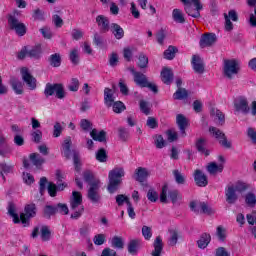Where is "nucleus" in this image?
<instances>
[{
    "mask_svg": "<svg viewBox=\"0 0 256 256\" xmlns=\"http://www.w3.org/2000/svg\"><path fill=\"white\" fill-rule=\"evenodd\" d=\"M225 24L224 29L225 31H231L233 29V22L231 21H238L239 17L237 16V12L235 10H230L228 14H224Z\"/></svg>",
    "mask_w": 256,
    "mask_h": 256,
    "instance_id": "2eb2a0df",
    "label": "nucleus"
},
{
    "mask_svg": "<svg viewBox=\"0 0 256 256\" xmlns=\"http://www.w3.org/2000/svg\"><path fill=\"white\" fill-rule=\"evenodd\" d=\"M134 53H135V48H131V47L124 48V59H126V61H131Z\"/></svg>",
    "mask_w": 256,
    "mask_h": 256,
    "instance_id": "0e129e2a",
    "label": "nucleus"
},
{
    "mask_svg": "<svg viewBox=\"0 0 256 256\" xmlns=\"http://www.w3.org/2000/svg\"><path fill=\"white\" fill-rule=\"evenodd\" d=\"M175 53H177V48L174 46H169L166 51H164L165 59L171 60L175 58Z\"/></svg>",
    "mask_w": 256,
    "mask_h": 256,
    "instance_id": "37998d69",
    "label": "nucleus"
},
{
    "mask_svg": "<svg viewBox=\"0 0 256 256\" xmlns=\"http://www.w3.org/2000/svg\"><path fill=\"white\" fill-rule=\"evenodd\" d=\"M23 181L26 185H33L35 183V177L31 175V173L24 172L23 173Z\"/></svg>",
    "mask_w": 256,
    "mask_h": 256,
    "instance_id": "4d7b16f0",
    "label": "nucleus"
},
{
    "mask_svg": "<svg viewBox=\"0 0 256 256\" xmlns=\"http://www.w3.org/2000/svg\"><path fill=\"white\" fill-rule=\"evenodd\" d=\"M30 161L35 165V167H41L45 163V158L41 157L40 154L32 153L30 154Z\"/></svg>",
    "mask_w": 256,
    "mask_h": 256,
    "instance_id": "72a5a7b5",
    "label": "nucleus"
},
{
    "mask_svg": "<svg viewBox=\"0 0 256 256\" xmlns=\"http://www.w3.org/2000/svg\"><path fill=\"white\" fill-rule=\"evenodd\" d=\"M216 237L218 241L224 242L227 239V228L224 226H218L216 228Z\"/></svg>",
    "mask_w": 256,
    "mask_h": 256,
    "instance_id": "c9c22d12",
    "label": "nucleus"
},
{
    "mask_svg": "<svg viewBox=\"0 0 256 256\" xmlns=\"http://www.w3.org/2000/svg\"><path fill=\"white\" fill-rule=\"evenodd\" d=\"M8 213L13 219V223H22V225H29V219H33L37 215V207L35 204H27L24 208V213L17 214V208L10 204L8 206Z\"/></svg>",
    "mask_w": 256,
    "mask_h": 256,
    "instance_id": "f257e3e1",
    "label": "nucleus"
},
{
    "mask_svg": "<svg viewBox=\"0 0 256 256\" xmlns=\"http://www.w3.org/2000/svg\"><path fill=\"white\" fill-rule=\"evenodd\" d=\"M106 236L105 234H97L93 238V242L96 245H103L105 243Z\"/></svg>",
    "mask_w": 256,
    "mask_h": 256,
    "instance_id": "774afa93",
    "label": "nucleus"
},
{
    "mask_svg": "<svg viewBox=\"0 0 256 256\" xmlns=\"http://www.w3.org/2000/svg\"><path fill=\"white\" fill-rule=\"evenodd\" d=\"M137 64L140 69H145L149 65V58L145 54H140Z\"/></svg>",
    "mask_w": 256,
    "mask_h": 256,
    "instance_id": "a19ab883",
    "label": "nucleus"
},
{
    "mask_svg": "<svg viewBox=\"0 0 256 256\" xmlns=\"http://www.w3.org/2000/svg\"><path fill=\"white\" fill-rule=\"evenodd\" d=\"M84 181L89 183L88 190V199L92 201V203H97L101 196L99 195V189L101 188V180L99 178H95V175L91 172V170H86L83 173Z\"/></svg>",
    "mask_w": 256,
    "mask_h": 256,
    "instance_id": "f03ea898",
    "label": "nucleus"
},
{
    "mask_svg": "<svg viewBox=\"0 0 256 256\" xmlns=\"http://www.w3.org/2000/svg\"><path fill=\"white\" fill-rule=\"evenodd\" d=\"M10 85L16 95H23V82L17 78H11Z\"/></svg>",
    "mask_w": 256,
    "mask_h": 256,
    "instance_id": "393cba45",
    "label": "nucleus"
},
{
    "mask_svg": "<svg viewBox=\"0 0 256 256\" xmlns=\"http://www.w3.org/2000/svg\"><path fill=\"white\" fill-rule=\"evenodd\" d=\"M167 196L172 201V203H177L181 199V194L177 190H169V186L164 185L160 193L161 203H167Z\"/></svg>",
    "mask_w": 256,
    "mask_h": 256,
    "instance_id": "423d86ee",
    "label": "nucleus"
},
{
    "mask_svg": "<svg viewBox=\"0 0 256 256\" xmlns=\"http://www.w3.org/2000/svg\"><path fill=\"white\" fill-rule=\"evenodd\" d=\"M225 197L227 203H229L230 205H233L234 203L237 202V199H239V197L237 196V190L233 188L231 185L226 187Z\"/></svg>",
    "mask_w": 256,
    "mask_h": 256,
    "instance_id": "f3484780",
    "label": "nucleus"
},
{
    "mask_svg": "<svg viewBox=\"0 0 256 256\" xmlns=\"http://www.w3.org/2000/svg\"><path fill=\"white\" fill-rule=\"evenodd\" d=\"M110 31L113 33V35L117 39H123V37L125 35L123 28H121V26H119V24H115V23L111 24Z\"/></svg>",
    "mask_w": 256,
    "mask_h": 256,
    "instance_id": "2f4dec72",
    "label": "nucleus"
},
{
    "mask_svg": "<svg viewBox=\"0 0 256 256\" xmlns=\"http://www.w3.org/2000/svg\"><path fill=\"white\" fill-rule=\"evenodd\" d=\"M211 115L214 117L218 125H223V123H225V114H223V112H221L219 109L212 108Z\"/></svg>",
    "mask_w": 256,
    "mask_h": 256,
    "instance_id": "c756f323",
    "label": "nucleus"
},
{
    "mask_svg": "<svg viewBox=\"0 0 256 256\" xmlns=\"http://www.w3.org/2000/svg\"><path fill=\"white\" fill-rule=\"evenodd\" d=\"M80 127L82 129V131H91V129H93V124L91 123V121L87 120V119H82L80 121Z\"/></svg>",
    "mask_w": 256,
    "mask_h": 256,
    "instance_id": "8fccbe9b",
    "label": "nucleus"
},
{
    "mask_svg": "<svg viewBox=\"0 0 256 256\" xmlns=\"http://www.w3.org/2000/svg\"><path fill=\"white\" fill-rule=\"evenodd\" d=\"M139 105H140V110L142 111V113H144V115H149V113L151 111V104H149V102H147L145 100H141Z\"/></svg>",
    "mask_w": 256,
    "mask_h": 256,
    "instance_id": "a18cd8bd",
    "label": "nucleus"
},
{
    "mask_svg": "<svg viewBox=\"0 0 256 256\" xmlns=\"http://www.w3.org/2000/svg\"><path fill=\"white\" fill-rule=\"evenodd\" d=\"M56 213L67 215L69 213V207H67V204L59 203L56 207Z\"/></svg>",
    "mask_w": 256,
    "mask_h": 256,
    "instance_id": "bf43d9fd",
    "label": "nucleus"
},
{
    "mask_svg": "<svg viewBox=\"0 0 256 256\" xmlns=\"http://www.w3.org/2000/svg\"><path fill=\"white\" fill-rule=\"evenodd\" d=\"M233 189L236 190V193H243L249 189V184L243 181H237L231 185Z\"/></svg>",
    "mask_w": 256,
    "mask_h": 256,
    "instance_id": "f704fd0d",
    "label": "nucleus"
},
{
    "mask_svg": "<svg viewBox=\"0 0 256 256\" xmlns=\"http://www.w3.org/2000/svg\"><path fill=\"white\" fill-rule=\"evenodd\" d=\"M147 199L151 201V203H155L159 199V194L157 191L150 189L147 193Z\"/></svg>",
    "mask_w": 256,
    "mask_h": 256,
    "instance_id": "5fc2aeb1",
    "label": "nucleus"
},
{
    "mask_svg": "<svg viewBox=\"0 0 256 256\" xmlns=\"http://www.w3.org/2000/svg\"><path fill=\"white\" fill-rule=\"evenodd\" d=\"M161 79L163 83L169 85L173 81V72L169 68H164L161 72Z\"/></svg>",
    "mask_w": 256,
    "mask_h": 256,
    "instance_id": "7c9ffc66",
    "label": "nucleus"
},
{
    "mask_svg": "<svg viewBox=\"0 0 256 256\" xmlns=\"http://www.w3.org/2000/svg\"><path fill=\"white\" fill-rule=\"evenodd\" d=\"M223 169H225V157L218 156V163L211 162L207 165V171L210 175H217V173H223Z\"/></svg>",
    "mask_w": 256,
    "mask_h": 256,
    "instance_id": "9b49d317",
    "label": "nucleus"
},
{
    "mask_svg": "<svg viewBox=\"0 0 256 256\" xmlns=\"http://www.w3.org/2000/svg\"><path fill=\"white\" fill-rule=\"evenodd\" d=\"M125 177V169L123 167L116 166L108 174L109 184L108 191L109 193H115L121 185V181Z\"/></svg>",
    "mask_w": 256,
    "mask_h": 256,
    "instance_id": "7ed1b4c3",
    "label": "nucleus"
},
{
    "mask_svg": "<svg viewBox=\"0 0 256 256\" xmlns=\"http://www.w3.org/2000/svg\"><path fill=\"white\" fill-rule=\"evenodd\" d=\"M190 209L196 213H199L200 211V213H205L206 215H212V213H215L213 208L207 205L205 202H191Z\"/></svg>",
    "mask_w": 256,
    "mask_h": 256,
    "instance_id": "4468645a",
    "label": "nucleus"
},
{
    "mask_svg": "<svg viewBox=\"0 0 256 256\" xmlns=\"http://www.w3.org/2000/svg\"><path fill=\"white\" fill-rule=\"evenodd\" d=\"M11 151H13V149L9 146V144L3 145L0 148V155H2V157H9V155H11Z\"/></svg>",
    "mask_w": 256,
    "mask_h": 256,
    "instance_id": "052dcab7",
    "label": "nucleus"
},
{
    "mask_svg": "<svg viewBox=\"0 0 256 256\" xmlns=\"http://www.w3.org/2000/svg\"><path fill=\"white\" fill-rule=\"evenodd\" d=\"M245 201L246 203L249 205V207H253L256 204V197L255 194L249 192L248 194H246L245 197Z\"/></svg>",
    "mask_w": 256,
    "mask_h": 256,
    "instance_id": "13d9d810",
    "label": "nucleus"
},
{
    "mask_svg": "<svg viewBox=\"0 0 256 256\" xmlns=\"http://www.w3.org/2000/svg\"><path fill=\"white\" fill-rule=\"evenodd\" d=\"M192 65L196 73H203V71H205V67L203 66V60H201V57L197 55L193 56Z\"/></svg>",
    "mask_w": 256,
    "mask_h": 256,
    "instance_id": "a878e982",
    "label": "nucleus"
},
{
    "mask_svg": "<svg viewBox=\"0 0 256 256\" xmlns=\"http://www.w3.org/2000/svg\"><path fill=\"white\" fill-rule=\"evenodd\" d=\"M206 141L203 138H200L196 141V148L199 151V153H203L204 155H209V150L205 149Z\"/></svg>",
    "mask_w": 256,
    "mask_h": 256,
    "instance_id": "e433bc0d",
    "label": "nucleus"
},
{
    "mask_svg": "<svg viewBox=\"0 0 256 256\" xmlns=\"http://www.w3.org/2000/svg\"><path fill=\"white\" fill-rule=\"evenodd\" d=\"M20 73L22 75V79H23L24 83H26V85H27L28 89H30V91L37 89V79H35V77H33V75H31V72H29V68H27V67L21 68Z\"/></svg>",
    "mask_w": 256,
    "mask_h": 256,
    "instance_id": "9d476101",
    "label": "nucleus"
},
{
    "mask_svg": "<svg viewBox=\"0 0 256 256\" xmlns=\"http://www.w3.org/2000/svg\"><path fill=\"white\" fill-rule=\"evenodd\" d=\"M0 173L3 179H5V175H8V173H13V166H9L5 163L0 164Z\"/></svg>",
    "mask_w": 256,
    "mask_h": 256,
    "instance_id": "c03bdc74",
    "label": "nucleus"
},
{
    "mask_svg": "<svg viewBox=\"0 0 256 256\" xmlns=\"http://www.w3.org/2000/svg\"><path fill=\"white\" fill-rule=\"evenodd\" d=\"M209 131L212 137H215L222 147L225 149H231V141L227 140V136H225L223 131L215 127H210Z\"/></svg>",
    "mask_w": 256,
    "mask_h": 256,
    "instance_id": "1a4fd4ad",
    "label": "nucleus"
},
{
    "mask_svg": "<svg viewBox=\"0 0 256 256\" xmlns=\"http://www.w3.org/2000/svg\"><path fill=\"white\" fill-rule=\"evenodd\" d=\"M234 110L236 113H249V102L247 101V98L245 97H238L234 100Z\"/></svg>",
    "mask_w": 256,
    "mask_h": 256,
    "instance_id": "f8f14e48",
    "label": "nucleus"
},
{
    "mask_svg": "<svg viewBox=\"0 0 256 256\" xmlns=\"http://www.w3.org/2000/svg\"><path fill=\"white\" fill-rule=\"evenodd\" d=\"M161 251H163V240H161V237H157L154 242L152 256H161Z\"/></svg>",
    "mask_w": 256,
    "mask_h": 256,
    "instance_id": "473e14b6",
    "label": "nucleus"
},
{
    "mask_svg": "<svg viewBox=\"0 0 256 256\" xmlns=\"http://www.w3.org/2000/svg\"><path fill=\"white\" fill-rule=\"evenodd\" d=\"M50 65L52 67H59L61 65V56L59 54H52L50 56Z\"/></svg>",
    "mask_w": 256,
    "mask_h": 256,
    "instance_id": "de8ad7c7",
    "label": "nucleus"
},
{
    "mask_svg": "<svg viewBox=\"0 0 256 256\" xmlns=\"http://www.w3.org/2000/svg\"><path fill=\"white\" fill-rule=\"evenodd\" d=\"M46 97H51L55 95L58 99H63L65 97V90L61 84H47L44 90Z\"/></svg>",
    "mask_w": 256,
    "mask_h": 256,
    "instance_id": "6e6552de",
    "label": "nucleus"
},
{
    "mask_svg": "<svg viewBox=\"0 0 256 256\" xmlns=\"http://www.w3.org/2000/svg\"><path fill=\"white\" fill-rule=\"evenodd\" d=\"M70 207L72 211H74L71 215L72 219H79L84 211L83 196L79 192H72V197L70 198Z\"/></svg>",
    "mask_w": 256,
    "mask_h": 256,
    "instance_id": "20e7f679",
    "label": "nucleus"
},
{
    "mask_svg": "<svg viewBox=\"0 0 256 256\" xmlns=\"http://www.w3.org/2000/svg\"><path fill=\"white\" fill-rule=\"evenodd\" d=\"M116 203L121 207V205H123L124 203H126V205H129L131 201H129V197L121 194L116 196Z\"/></svg>",
    "mask_w": 256,
    "mask_h": 256,
    "instance_id": "e2e57ef3",
    "label": "nucleus"
},
{
    "mask_svg": "<svg viewBox=\"0 0 256 256\" xmlns=\"http://www.w3.org/2000/svg\"><path fill=\"white\" fill-rule=\"evenodd\" d=\"M61 133H63V126H61V123L56 122L53 128V137H61Z\"/></svg>",
    "mask_w": 256,
    "mask_h": 256,
    "instance_id": "680f3d73",
    "label": "nucleus"
},
{
    "mask_svg": "<svg viewBox=\"0 0 256 256\" xmlns=\"http://www.w3.org/2000/svg\"><path fill=\"white\" fill-rule=\"evenodd\" d=\"M176 123L181 131L182 137H185V129H187V125H189V120L183 114H178L176 116Z\"/></svg>",
    "mask_w": 256,
    "mask_h": 256,
    "instance_id": "412c9836",
    "label": "nucleus"
},
{
    "mask_svg": "<svg viewBox=\"0 0 256 256\" xmlns=\"http://www.w3.org/2000/svg\"><path fill=\"white\" fill-rule=\"evenodd\" d=\"M241 69V65L239 61L232 59L226 60L224 62V75L229 79L233 78V76L237 75Z\"/></svg>",
    "mask_w": 256,
    "mask_h": 256,
    "instance_id": "0eeeda50",
    "label": "nucleus"
},
{
    "mask_svg": "<svg viewBox=\"0 0 256 256\" xmlns=\"http://www.w3.org/2000/svg\"><path fill=\"white\" fill-rule=\"evenodd\" d=\"M216 41L217 36L214 33L204 34L200 40V47H202V49L205 47H211V45H215Z\"/></svg>",
    "mask_w": 256,
    "mask_h": 256,
    "instance_id": "dca6fc26",
    "label": "nucleus"
},
{
    "mask_svg": "<svg viewBox=\"0 0 256 256\" xmlns=\"http://www.w3.org/2000/svg\"><path fill=\"white\" fill-rule=\"evenodd\" d=\"M85 35V32L81 29H74L72 30V38L75 39V41H79V39H83V36Z\"/></svg>",
    "mask_w": 256,
    "mask_h": 256,
    "instance_id": "338daca9",
    "label": "nucleus"
},
{
    "mask_svg": "<svg viewBox=\"0 0 256 256\" xmlns=\"http://www.w3.org/2000/svg\"><path fill=\"white\" fill-rule=\"evenodd\" d=\"M194 181L198 187H207L209 183L207 176L201 170H195Z\"/></svg>",
    "mask_w": 256,
    "mask_h": 256,
    "instance_id": "6ab92c4d",
    "label": "nucleus"
},
{
    "mask_svg": "<svg viewBox=\"0 0 256 256\" xmlns=\"http://www.w3.org/2000/svg\"><path fill=\"white\" fill-rule=\"evenodd\" d=\"M96 22L103 33H107V31L111 29V27H109V19L103 15L97 16Z\"/></svg>",
    "mask_w": 256,
    "mask_h": 256,
    "instance_id": "aec40b11",
    "label": "nucleus"
},
{
    "mask_svg": "<svg viewBox=\"0 0 256 256\" xmlns=\"http://www.w3.org/2000/svg\"><path fill=\"white\" fill-rule=\"evenodd\" d=\"M174 99H185L187 98V90L183 89V88H178V90L174 93L173 95Z\"/></svg>",
    "mask_w": 256,
    "mask_h": 256,
    "instance_id": "864d4df0",
    "label": "nucleus"
},
{
    "mask_svg": "<svg viewBox=\"0 0 256 256\" xmlns=\"http://www.w3.org/2000/svg\"><path fill=\"white\" fill-rule=\"evenodd\" d=\"M130 13L134 17V19H140L141 17V12H139V9L137 8V4L135 2L130 3Z\"/></svg>",
    "mask_w": 256,
    "mask_h": 256,
    "instance_id": "09e8293b",
    "label": "nucleus"
},
{
    "mask_svg": "<svg viewBox=\"0 0 256 256\" xmlns=\"http://www.w3.org/2000/svg\"><path fill=\"white\" fill-rule=\"evenodd\" d=\"M185 5V11L190 17H201L203 6L199 0H181Z\"/></svg>",
    "mask_w": 256,
    "mask_h": 256,
    "instance_id": "39448f33",
    "label": "nucleus"
},
{
    "mask_svg": "<svg viewBox=\"0 0 256 256\" xmlns=\"http://www.w3.org/2000/svg\"><path fill=\"white\" fill-rule=\"evenodd\" d=\"M111 243L112 247H115L116 249H123V239L121 237H113Z\"/></svg>",
    "mask_w": 256,
    "mask_h": 256,
    "instance_id": "603ef678",
    "label": "nucleus"
},
{
    "mask_svg": "<svg viewBox=\"0 0 256 256\" xmlns=\"http://www.w3.org/2000/svg\"><path fill=\"white\" fill-rule=\"evenodd\" d=\"M69 91H79V79L73 78L69 85H68Z\"/></svg>",
    "mask_w": 256,
    "mask_h": 256,
    "instance_id": "69168bd1",
    "label": "nucleus"
},
{
    "mask_svg": "<svg viewBox=\"0 0 256 256\" xmlns=\"http://www.w3.org/2000/svg\"><path fill=\"white\" fill-rule=\"evenodd\" d=\"M28 47V57L32 59H39L41 57V46L40 44L36 46H27Z\"/></svg>",
    "mask_w": 256,
    "mask_h": 256,
    "instance_id": "cd10ccee",
    "label": "nucleus"
},
{
    "mask_svg": "<svg viewBox=\"0 0 256 256\" xmlns=\"http://www.w3.org/2000/svg\"><path fill=\"white\" fill-rule=\"evenodd\" d=\"M104 103L106 107H111L115 103V96L112 89H104Z\"/></svg>",
    "mask_w": 256,
    "mask_h": 256,
    "instance_id": "5701e85b",
    "label": "nucleus"
},
{
    "mask_svg": "<svg viewBox=\"0 0 256 256\" xmlns=\"http://www.w3.org/2000/svg\"><path fill=\"white\" fill-rule=\"evenodd\" d=\"M90 137H92L94 141H99L100 143H103V141H105L107 137V132L103 130L99 131L97 129H92L90 131Z\"/></svg>",
    "mask_w": 256,
    "mask_h": 256,
    "instance_id": "b1692460",
    "label": "nucleus"
},
{
    "mask_svg": "<svg viewBox=\"0 0 256 256\" xmlns=\"http://www.w3.org/2000/svg\"><path fill=\"white\" fill-rule=\"evenodd\" d=\"M172 17L176 23H185V17L183 16V12L179 9L173 10Z\"/></svg>",
    "mask_w": 256,
    "mask_h": 256,
    "instance_id": "4c0bfd02",
    "label": "nucleus"
},
{
    "mask_svg": "<svg viewBox=\"0 0 256 256\" xmlns=\"http://www.w3.org/2000/svg\"><path fill=\"white\" fill-rule=\"evenodd\" d=\"M70 61L74 64L77 65L79 63V49L74 48L70 52Z\"/></svg>",
    "mask_w": 256,
    "mask_h": 256,
    "instance_id": "3c124183",
    "label": "nucleus"
},
{
    "mask_svg": "<svg viewBox=\"0 0 256 256\" xmlns=\"http://www.w3.org/2000/svg\"><path fill=\"white\" fill-rule=\"evenodd\" d=\"M61 153L66 159H69L71 157V137H67L64 139L62 143Z\"/></svg>",
    "mask_w": 256,
    "mask_h": 256,
    "instance_id": "4be33fe9",
    "label": "nucleus"
},
{
    "mask_svg": "<svg viewBox=\"0 0 256 256\" xmlns=\"http://www.w3.org/2000/svg\"><path fill=\"white\" fill-rule=\"evenodd\" d=\"M209 243H211V235L207 233L202 234L197 241L199 249H207Z\"/></svg>",
    "mask_w": 256,
    "mask_h": 256,
    "instance_id": "c85d7f7f",
    "label": "nucleus"
},
{
    "mask_svg": "<svg viewBox=\"0 0 256 256\" xmlns=\"http://www.w3.org/2000/svg\"><path fill=\"white\" fill-rule=\"evenodd\" d=\"M40 237L42 241H49L51 239V231L49 230V227L42 226L40 228Z\"/></svg>",
    "mask_w": 256,
    "mask_h": 256,
    "instance_id": "58836bf2",
    "label": "nucleus"
},
{
    "mask_svg": "<svg viewBox=\"0 0 256 256\" xmlns=\"http://www.w3.org/2000/svg\"><path fill=\"white\" fill-rule=\"evenodd\" d=\"M154 143L157 149H163V147H165V139H163V136L161 135H156L154 137Z\"/></svg>",
    "mask_w": 256,
    "mask_h": 256,
    "instance_id": "6e6d98bb",
    "label": "nucleus"
},
{
    "mask_svg": "<svg viewBox=\"0 0 256 256\" xmlns=\"http://www.w3.org/2000/svg\"><path fill=\"white\" fill-rule=\"evenodd\" d=\"M111 107L114 113H123V110L125 109V104H123V102L121 101H116L112 103Z\"/></svg>",
    "mask_w": 256,
    "mask_h": 256,
    "instance_id": "49530a36",
    "label": "nucleus"
},
{
    "mask_svg": "<svg viewBox=\"0 0 256 256\" xmlns=\"http://www.w3.org/2000/svg\"><path fill=\"white\" fill-rule=\"evenodd\" d=\"M96 159L99 163H106L107 162V152L105 149L101 148L96 152Z\"/></svg>",
    "mask_w": 256,
    "mask_h": 256,
    "instance_id": "79ce46f5",
    "label": "nucleus"
},
{
    "mask_svg": "<svg viewBox=\"0 0 256 256\" xmlns=\"http://www.w3.org/2000/svg\"><path fill=\"white\" fill-rule=\"evenodd\" d=\"M9 27L12 28L17 35H20V37H23L27 33V27H25V24L19 22L15 17L11 16L8 19Z\"/></svg>",
    "mask_w": 256,
    "mask_h": 256,
    "instance_id": "ddd939ff",
    "label": "nucleus"
},
{
    "mask_svg": "<svg viewBox=\"0 0 256 256\" xmlns=\"http://www.w3.org/2000/svg\"><path fill=\"white\" fill-rule=\"evenodd\" d=\"M246 219L249 225H255L252 228V234L254 235V237H256V213L253 212L251 214H247Z\"/></svg>",
    "mask_w": 256,
    "mask_h": 256,
    "instance_id": "ea45409f",
    "label": "nucleus"
},
{
    "mask_svg": "<svg viewBox=\"0 0 256 256\" xmlns=\"http://www.w3.org/2000/svg\"><path fill=\"white\" fill-rule=\"evenodd\" d=\"M151 176V172L147 168L139 167L135 170L134 179L143 183L148 177Z\"/></svg>",
    "mask_w": 256,
    "mask_h": 256,
    "instance_id": "a211bd4d",
    "label": "nucleus"
},
{
    "mask_svg": "<svg viewBox=\"0 0 256 256\" xmlns=\"http://www.w3.org/2000/svg\"><path fill=\"white\" fill-rule=\"evenodd\" d=\"M134 75V81L136 85H139V87H144L147 85V77L145 74H141L139 72H135L134 69L131 70Z\"/></svg>",
    "mask_w": 256,
    "mask_h": 256,
    "instance_id": "bb28decb",
    "label": "nucleus"
}]
</instances>
